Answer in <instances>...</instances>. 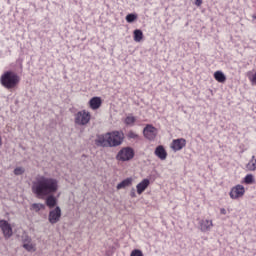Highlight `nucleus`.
<instances>
[{
  "mask_svg": "<svg viewBox=\"0 0 256 256\" xmlns=\"http://www.w3.org/2000/svg\"><path fill=\"white\" fill-rule=\"evenodd\" d=\"M194 5H196V7H201V5H203V0H195Z\"/></svg>",
  "mask_w": 256,
  "mask_h": 256,
  "instance_id": "c756f323",
  "label": "nucleus"
},
{
  "mask_svg": "<svg viewBox=\"0 0 256 256\" xmlns=\"http://www.w3.org/2000/svg\"><path fill=\"white\" fill-rule=\"evenodd\" d=\"M214 79L218 81V83H225L227 81V76L223 73V71H216L214 73Z\"/></svg>",
  "mask_w": 256,
  "mask_h": 256,
  "instance_id": "a211bd4d",
  "label": "nucleus"
},
{
  "mask_svg": "<svg viewBox=\"0 0 256 256\" xmlns=\"http://www.w3.org/2000/svg\"><path fill=\"white\" fill-rule=\"evenodd\" d=\"M129 139H139V135L133 131L128 132Z\"/></svg>",
  "mask_w": 256,
  "mask_h": 256,
  "instance_id": "c85d7f7f",
  "label": "nucleus"
},
{
  "mask_svg": "<svg viewBox=\"0 0 256 256\" xmlns=\"http://www.w3.org/2000/svg\"><path fill=\"white\" fill-rule=\"evenodd\" d=\"M244 183L246 185H253V183H255V177L253 176V174H248L244 177Z\"/></svg>",
  "mask_w": 256,
  "mask_h": 256,
  "instance_id": "4be33fe9",
  "label": "nucleus"
},
{
  "mask_svg": "<svg viewBox=\"0 0 256 256\" xmlns=\"http://www.w3.org/2000/svg\"><path fill=\"white\" fill-rule=\"evenodd\" d=\"M135 157V150L131 147L122 148L116 155L118 161H131Z\"/></svg>",
  "mask_w": 256,
  "mask_h": 256,
  "instance_id": "39448f33",
  "label": "nucleus"
},
{
  "mask_svg": "<svg viewBox=\"0 0 256 256\" xmlns=\"http://www.w3.org/2000/svg\"><path fill=\"white\" fill-rule=\"evenodd\" d=\"M110 143L111 141H109V136L107 133L98 135L95 140L97 147H111Z\"/></svg>",
  "mask_w": 256,
  "mask_h": 256,
  "instance_id": "9d476101",
  "label": "nucleus"
},
{
  "mask_svg": "<svg viewBox=\"0 0 256 256\" xmlns=\"http://www.w3.org/2000/svg\"><path fill=\"white\" fill-rule=\"evenodd\" d=\"M130 256H144V255H143V251H141L139 249H134L130 253Z\"/></svg>",
  "mask_w": 256,
  "mask_h": 256,
  "instance_id": "bb28decb",
  "label": "nucleus"
},
{
  "mask_svg": "<svg viewBox=\"0 0 256 256\" xmlns=\"http://www.w3.org/2000/svg\"><path fill=\"white\" fill-rule=\"evenodd\" d=\"M133 38L136 43H141L143 40V31L141 29L134 30Z\"/></svg>",
  "mask_w": 256,
  "mask_h": 256,
  "instance_id": "6ab92c4d",
  "label": "nucleus"
},
{
  "mask_svg": "<svg viewBox=\"0 0 256 256\" xmlns=\"http://www.w3.org/2000/svg\"><path fill=\"white\" fill-rule=\"evenodd\" d=\"M255 159V156H252V161Z\"/></svg>",
  "mask_w": 256,
  "mask_h": 256,
  "instance_id": "f704fd0d",
  "label": "nucleus"
},
{
  "mask_svg": "<svg viewBox=\"0 0 256 256\" xmlns=\"http://www.w3.org/2000/svg\"><path fill=\"white\" fill-rule=\"evenodd\" d=\"M19 83H21V77L13 70L4 71L0 76V85L7 91H13Z\"/></svg>",
  "mask_w": 256,
  "mask_h": 256,
  "instance_id": "f03ea898",
  "label": "nucleus"
},
{
  "mask_svg": "<svg viewBox=\"0 0 256 256\" xmlns=\"http://www.w3.org/2000/svg\"><path fill=\"white\" fill-rule=\"evenodd\" d=\"M200 231L202 233H207V231H211V227H213V221L211 220H200Z\"/></svg>",
  "mask_w": 256,
  "mask_h": 256,
  "instance_id": "4468645a",
  "label": "nucleus"
},
{
  "mask_svg": "<svg viewBox=\"0 0 256 256\" xmlns=\"http://www.w3.org/2000/svg\"><path fill=\"white\" fill-rule=\"evenodd\" d=\"M186 145L187 140H185L184 138H178L172 141L171 148L173 149V151H181V149H183V147H185Z\"/></svg>",
  "mask_w": 256,
  "mask_h": 256,
  "instance_id": "9b49d317",
  "label": "nucleus"
},
{
  "mask_svg": "<svg viewBox=\"0 0 256 256\" xmlns=\"http://www.w3.org/2000/svg\"><path fill=\"white\" fill-rule=\"evenodd\" d=\"M48 221L51 225H55V223H59V221H61V207L56 206L53 210H50Z\"/></svg>",
  "mask_w": 256,
  "mask_h": 256,
  "instance_id": "6e6552de",
  "label": "nucleus"
},
{
  "mask_svg": "<svg viewBox=\"0 0 256 256\" xmlns=\"http://www.w3.org/2000/svg\"><path fill=\"white\" fill-rule=\"evenodd\" d=\"M155 155L159 157L162 161L167 159V151L165 150V147L163 146H158L155 149Z\"/></svg>",
  "mask_w": 256,
  "mask_h": 256,
  "instance_id": "f3484780",
  "label": "nucleus"
},
{
  "mask_svg": "<svg viewBox=\"0 0 256 256\" xmlns=\"http://www.w3.org/2000/svg\"><path fill=\"white\" fill-rule=\"evenodd\" d=\"M253 19H256V13L253 15Z\"/></svg>",
  "mask_w": 256,
  "mask_h": 256,
  "instance_id": "72a5a7b5",
  "label": "nucleus"
},
{
  "mask_svg": "<svg viewBox=\"0 0 256 256\" xmlns=\"http://www.w3.org/2000/svg\"><path fill=\"white\" fill-rule=\"evenodd\" d=\"M110 141V147H119L125 139V134L122 131L107 132Z\"/></svg>",
  "mask_w": 256,
  "mask_h": 256,
  "instance_id": "7ed1b4c3",
  "label": "nucleus"
},
{
  "mask_svg": "<svg viewBox=\"0 0 256 256\" xmlns=\"http://www.w3.org/2000/svg\"><path fill=\"white\" fill-rule=\"evenodd\" d=\"M138 18L137 13H130L128 15H126L125 20L127 21V23H135V20Z\"/></svg>",
  "mask_w": 256,
  "mask_h": 256,
  "instance_id": "5701e85b",
  "label": "nucleus"
},
{
  "mask_svg": "<svg viewBox=\"0 0 256 256\" xmlns=\"http://www.w3.org/2000/svg\"><path fill=\"white\" fill-rule=\"evenodd\" d=\"M45 197V205H47L49 209H55V207H57V197L53 194H49Z\"/></svg>",
  "mask_w": 256,
  "mask_h": 256,
  "instance_id": "f8f14e48",
  "label": "nucleus"
},
{
  "mask_svg": "<svg viewBox=\"0 0 256 256\" xmlns=\"http://www.w3.org/2000/svg\"><path fill=\"white\" fill-rule=\"evenodd\" d=\"M89 121H91V113L86 110L78 111L74 115V123L75 125L85 126L88 125Z\"/></svg>",
  "mask_w": 256,
  "mask_h": 256,
  "instance_id": "20e7f679",
  "label": "nucleus"
},
{
  "mask_svg": "<svg viewBox=\"0 0 256 256\" xmlns=\"http://www.w3.org/2000/svg\"><path fill=\"white\" fill-rule=\"evenodd\" d=\"M247 171H256V161H250L246 164Z\"/></svg>",
  "mask_w": 256,
  "mask_h": 256,
  "instance_id": "393cba45",
  "label": "nucleus"
},
{
  "mask_svg": "<svg viewBox=\"0 0 256 256\" xmlns=\"http://www.w3.org/2000/svg\"><path fill=\"white\" fill-rule=\"evenodd\" d=\"M14 175H16V177H19L21 175H24L25 174V168L24 167H21V166H18L14 169L13 171Z\"/></svg>",
  "mask_w": 256,
  "mask_h": 256,
  "instance_id": "b1692460",
  "label": "nucleus"
},
{
  "mask_svg": "<svg viewBox=\"0 0 256 256\" xmlns=\"http://www.w3.org/2000/svg\"><path fill=\"white\" fill-rule=\"evenodd\" d=\"M31 241H32V239H31V237L30 236H28L27 234H24L23 236H22V243H31Z\"/></svg>",
  "mask_w": 256,
  "mask_h": 256,
  "instance_id": "cd10ccee",
  "label": "nucleus"
},
{
  "mask_svg": "<svg viewBox=\"0 0 256 256\" xmlns=\"http://www.w3.org/2000/svg\"><path fill=\"white\" fill-rule=\"evenodd\" d=\"M133 185V178L129 177L122 180L120 183L117 184L116 189H125L127 187H131Z\"/></svg>",
  "mask_w": 256,
  "mask_h": 256,
  "instance_id": "dca6fc26",
  "label": "nucleus"
},
{
  "mask_svg": "<svg viewBox=\"0 0 256 256\" xmlns=\"http://www.w3.org/2000/svg\"><path fill=\"white\" fill-rule=\"evenodd\" d=\"M130 197L135 198L137 197V194L135 193V188H132L130 191Z\"/></svg>",
  "mask_w": 256,
  "mask_h": 256,
  "instance_id": "7c9ffc66",
  "label": "nucleus"
},
{
  "mask_svg": "<svg viewBox=\"0 0 256 256\" xmlns=\"http://www.w3.org/2000/svg\"><path fill=\"white\" fill-rule=\"evenodd\" d=\"M22 247H23V249H25L26 251H29V252L35 251V246H33V244H31V242L30 243H24L22 245Z\"/></svg>",
  "mask_w": 256,
  "mask_h": 256,
  "instance_id": "a878e982",
  "label": "nucleus"
},
{
  "mask_svg": "<svg viewBox=\"0 0 256 256\" xmlns=\"http://www.w3.org/2000/svg\"><path fill=\"white\" fill-rule=\"evenodd\" d=\"M135 121H137V118L135 116H133V114H129L125 120L124 123L125 125H127L128 127H133V125H135Z\"/></svg>",
  "mask_w": 256,
  "mask_h": 256,
  "instance_id": "aec40b11",
  "label": "nucleus"
},
{
  "mask_svg": "<svg viewBox=\"0 0 256 256\" xmlns=\"http://www.w3.org/2000/svg\"><path fill=\"white\" fill-rule=\"evenodd\" d=\"M59 190V182L55 178L41 176L32 183V193L38 199H45L47 195H54Z\"/></svg>",
  "mask_w": 256,
  "mask_h": 256,
  "instance_id": "f257e3e1",
  "label": "nucleus"
},
{
  "mask_svg": "<svg viewBox=\"0 0 256 256\" xmlns=\"http://www.w3.org/2000/svg\"><path fill=\"white\" fill-rule=\"evenodd\" d=\"M31 209L32 211H35V213H39L41 209H45V204L33 203Z\"/></svg>",
  "mask_w": 256,
  "mask_h": 256,
  "instance_id": "412c9836",
  "label": "nucleus"
},
{
  "mask_svg": "<svg viewBox=\"0 0 256 256\" xmlns=\"http://www.w3.org/2000/svg\"><path fill=\"white\" fill-rule=\"evenodd\" d=\"M150 183L151 182L147 178L143 179L140 183H138L136 186L138 195H142L147 187H149Z\"/></svg>",
  "mask_w": 256,
  "mask_h": 256,
  "instance_id": "ddd939ff",
  "label": "nucleus"
},
{
  "mask_svg": "<svg viewBox=\"0 0 256 256\" xmlns=\"http://www.w3.org/2000/svg\"><path fill=\"white\" fill-rule=\"evenodd\" d=\"M0 229L5 239H11L13 237V227L7 220H0Z\"/></svg>",
  "mask_w": 256,
  "mask_h": 256,
  "instance_id": "0eeeda50",
  "label": "nucleus"
},
{
  "mask_svg": "<svg viewBox=\"0 0 256 256\" xmlns=\"http://www.w3.org/2000/svg\"><path fill=\"white\" fill-rule=\"evenodd\" d=\"M220 213L221 215H227V210H225V208H221Z\"/></svg>",
  "mask_w": 256,
  "mask_h": 256,
  "instance_id": "2f4dec72",
  "label": "nucleus"
},
{
  "mask_svg": "<svg viewBox=\"0 0 256 256\" xmlns=\"http://www.w3.org/2000/svg\"><path fill=\"white\" fill-rule=\"evenodd\" d=\"M143 135L148 141H155L157 137V129L153 124H147L143 129Z\"/></svg>",
  "mask_w": 256,
  "mask_h": 256,
  "instance_id": "423d86ee",
  "label": "nucleus"
},
{
  "mask_svg": "<svg viewBox=\"0 0 256 256\" xmlns=\"http://www.w3.org/2000/svg\"><path fill=\"white\" fill-rule=\"evenodd\" d=\"M102 103H103V101L101 100V97H99V96H95V97L91 98L89 101L90 108L93 109V111L99 109V107H101Z\"/></svg>",
  "mask_w": 256,
  "mask_h": 256,
  "instance_id": "2eb2a0df",
  "label": "nucleus"
},
{
  "mask_svg": "<svg viewBox=\"0 0 256 256\" xmlns=\"http://www.w3.org/2000/svg\"><path fill=\"white\" fill-rule=\"evenodd\" d=\"M2 143H3V141H2L1 136H0V146L2 145Z\"/></svg>",
  "mask_w": 256,
  "mask_h": 256,
  "instance_id": "473e14b6",
  "label": "nucleus"
},
{
  "mask_svg": "<svg viewBox=\"0 0 256 256\" xmlns=\"http://www.w3.org/2000/svg\"><path fill=\"white\" fill-rule=\"evenodd\" d=\"M229 195L232 199H240V197H243V195H245V186L238 184L232 187Z\"/></svg>",
  "mask_w": 256,
  "mask_h": 256,
  "instance_id": "1a4fd4ad",
  "label": "nucleus"
}]
</instances>
